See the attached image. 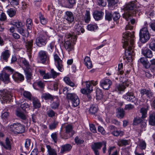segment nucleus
Segmentation results:
<instances>
[{
    "instance_id": "nucleus-1",
    "label": "nucleus",
    "mask_w": 155,
    "mask_h": 155,
    "mask_svg": "<svg viewBox=\"0 0 155 155\" xmlns=\"http://www.w3.org/2000/svg\"><path fill=\"white\" fill-rule=\"evenodd\" d=\"M123 37L125 39L124 42L123 47L126 49L125 55H127L128 54L129 56L128 57L131 58L132 55H134L133 49L134 47V35L127 31L123 33Z\"/></svg>"
},
{
    "instance_id": "nucleus-2",
    "label": "nucleus",
    "mask_w": 155,
    "mask_h": 155,
    "mask_svg": "<svg viewBox=\"0 0 155 155\" xmlns=\"http://www.w3.org/2000/svg\"><path fill=\"white\" fill-rule=\"evenodd\" d=\"M139 5L137 4V2L133 1L125 4L124 6L123 10L124 12L123 15V18L128 21L131 19L132 14H136L140 11V9Z\"/></svg>"
},
{
    "instance_id": "nucleus-3",
    "label": "nucleus",
    "mask_w": 155,
    "mask_h": 155,
    "mask_svg": "<svg viewBox=\"0 0 155 155\" xmlns=\"http://www.w3.org/2000/svg\"><path fill=\"white\" fill-rule=\"evenodd\" d=\"M64 46L65 49L68 52L74 49L73 45L75 44L77 38L76 35H66Z\"/></svg>"
},
{
    "instance_id": "nucleus-4",
    "label": "nucleus",
    "mask_w": 155,
    "mask_h": 155,
    "mask_svg": "<svg viewBox=\"0 0 155 155\" xmlns=\"http://www.w3.org/2000/svg\"><path fill=\"white\" fill-rule=\"evenodd\" d=\"M9 129L10 131L15 134L23 133L25 130L24 126L18 123L10 125Z\"/></svg>"
},
{
    "instance_id": "nucleus-5",
    "label": "nucleus",
    "mask_w": 155,
    "mask_h": 155,
    "mask_svg": "<svg viewBox=\"0 0 155 155\" xmlns=\"http://www.w3.org/2000/svg\"><path fill=\"white\" fill-rule=\"evenodd\" d=\"M139 36L140 40L142 43H146L149 40L150 34L147 27H144L140 30Z\"/></svg>"
},
{
    "instance_id": "nucleus-6",
    "label": "nucleus",
    "mask_w": 155,
    "mask_h": 155,
    "mask_svg": "<svg viewBox=\"0 0 155 155\" xmlns=\"http://www.w3.org/2000/svg\"><path fill=\"white\" fill-rule=\"evenodd\" d=\"M65 133L66 135L63 136L61 134V132L62 130V128H61L60 131V135L61 138L63 139H67L71 136H72L74 134V132L73 130V128L72 125L71 124H68L65 127Z\"/></svg>"
},
{
    "instance_id": "nucleus-7",
    "label": "nucleus",
    "mask_w": 155,
    "mask_h": 155,
    "mask_svg": "<svg viewBox=\"0 0 155 155\" xmlns=\"http://www.w3.org/2000/svg\"><path fill=\"white\" fill-rule=\"evenodd\" d=\"M120 81L122 82L116 86L115 90L116 91H124L126 88L125 86L128 87L129 85L130 82L128 80L127 81L125 78H122L121 76L120 78Z\"/></svg>"
},
{
    "instance_id": "nucleus-8",
    "label": "nucleus",
    "mask_w": 155,
    "mask_h": 155,
    "mask_svg": "<svg viewBox=\"0 0 155 155\" xmlns=\"http://www.w3.org/2000/svg\"><path fill=\"white\" fill-rule=\"evenodd\" d=\"M0 95L3 101L7 102L8 100L11 101L12 97L11 92L5 89L0 90Z\"/></svg>"
},
{
    "instance_id": "nucleus-9",
    "label": "nucleus",
    "mask_w": 155,
    "mask_h": 155,
    "mask_svg": "<svg viewBox=\"0 0 155 155\" xmlns=\"http://www.w3.org/2000/svg\"><path fill=\"white\" fill-rule=\"evenodd\" d=\"M58 3L63 7L71 8L75 3V0H58Z\"/></svg>"
},
{
    "instance_id": "nucleus-10",
    "label": "nucleus",
    "mask_w": 155,
    "mask_h": 155,
    "mask_svg": "<svg viewBox=\"0 0 155 155\" xmlns=\"http://www.w3.org/2000/svg\"><path fill=\"white\" fill-rule=\"evenodd\" d=\"M55 64L57 68L60 71L62 72L64 70L62 61L57 54L54 55Z\"/></svg>"
},
{
    "instance_id": "nucleus-11",
    "label": "nucleus",
    "mask_w": 155,
    "mask_h": 155,
    "mask_svg": "<svg viewBox=\"0 0 155 155\" xmlns=\"http://www.w3.org/2000/svg\"><path fill=\"white\" fill-rule=\"evenodd\" d=\"M112 84V81L109 79H103L100 81L101 86L104 89L108 90Z\"/></svg>"
},
{
    "instance_id": "nucleus-12",
    "label": "nucleus",
    "mask_w": 155,
    "mask_h": 155,
    "mask_svg": "<svg viewBox=\"0 0 155 155\" xmlns=\"http://www.w3.org/2000/svg\"><path fill=\"white\" fill-rule=\"evenodd\" d=\"M64 18L69 24L72 23L74 20V17L73 13L69 11L65 12Z\"/></svg>"
},
{
    "instance_id": "nucleus-13",
    "label": "nucleus",
    "mask_w": 155,
    "mask_h": 155,
    "mask_svg": "<svg viewBox=\"0 0 155 155\" xmlns=\"http://www.w3.org/2000/svg\"><path fill=\"white\" fill-rule=\"evenodd\" d=\"M103 146L102 142H98L94 143L91 146V147L94 151L95 155H99L98 149H100Z\"/></svg>"
},
{
    "instance_id": "nucleus-14",
    "label": "nucleus",
    "mask_w": 155,
    "mask_h": 155,
    "mask_svg": "<svg viewBox=\"0 0 155 155\" xmlns=\"http://www.w3.org/2000/svg\"><path fill=\"white\" fill-rule=\"evenodd\" d=\"M38 58L42 64H44L48 58V56L46 51H41L38 53Z\"/></svg>"
},
{
    "instance_id": "nucleus-15",
    "label": "nucleus",
    "mask_w": 155,
    "mask_h": 155,
    "mask_svg": "<svg viewBox=\"0 0 155 155\" xmlns=\"http://www.w3.org/2000/svg\"><path fill=\"white\" fill-rule=\"evenodd\" d=\"M36 45L40 47L45 45L46 44V38L43 35L39 36L36 39Z\"/></svg>"
},
{
    "instance_id": "nucleus-16",
    "label": "nucleus",
    "mask_w": 155,
    "mask_h": 155,
    "mask_svg": "<svg viewBox=\"0 0 155 155\" xmlns=\"http://www.w3.org/2000/svg\"><path fill=\"white\" fill-rule=\"evenodd\" d=\"M123 97L127 101L132 102H134L136 100L134 94L131 92L127 93L123 96Z\"/></svg>"
},
{
    "instance_id": "nucleus-17",
    "label": "nucleus",
    "mask_w": 155,
    "mask_h": 155,
    "mask_svg": "<svg viewBox=\"0 0 155 155\" xmlns=\"http://www.w3.org/2000/svg\"><path fill=\"white\" fill-rule=\"evenodd\" d=\"M0 80L5 83H8L10 82L9 74L6 72H3L0 74Z\"/></svg>"
},
{
    "instance_id": "nucleus-18",
    "label": "nucleus",
    "mask_w": 155,
    "mask_h": 155,
    "mask_svg": "<svg viewBox=\"0 0 155 155\" xmlns=\"http://www.w3.org/2000/svg\"><path fill=\"white\" fill-rule=\"evenodd\" d=\"M12 77L14 81L17 82L22 81L24 79V76L22 74L18 72L13 74Z\"/></svg>"
},
{
    "instance_id": "nucleus-19",
    "label": "nucleus",
    "mask_w": 155,
    "mask_h": 155,
    "mask_svg": "<svg viewBox=\"0 0 155 155\" xmlns=\"http://www.w3.org/2000/svg\"><path fill=\"white\" fill-rule=\"evenodd\" d=\"M142 53L146 57L149 58H152L153 55L152 51L146 48L142 49Z\"/></svg>"
},
{
    "instance_id": "nucleus-20",
    "label": "nucleus",
    "mask_w": 155,
    "mask_h": 155,
    "mask_svg": "<svg viewBox=\"0 0 155 155\" xmlns=\"http://www.w3.org/2000/svg\"><path fill=\"white\" fill-rule=\"evenodd\" d=\"M104 15V13L101 11H95L93 14V16L96 20H101Z\"/></svg>"
},
{
    "instance_id": "nucleus-21",
    "label": "nucleus",
    "mask_w": 155,
    "mask_h": 155,
    "mask_svg": "<svg viewBox=\"0 0 155 155\" xmlns=\"http://www.w3.org/2000/svg\"><path fill=\"white\" fill-rule=\"evenodd\" d=\"M86 89L84 88L81 89V92L83 94H88L90 93L92 91L93 89L90 88V82H86Z\"/></svg>"
},
{
    "instance_id": "nucleus-22",
    "label": "nucleus",
    "mask_w": 155,
    "mask_h": 155,
    "mask_svg": "<svg viewBox=\"0 0 155 155\" xmlns=\"http://www.w3.org/2000/svg\"><path fill=\"white\" fill-rule=\"evenodd\" d=\"M72 148V146L71 144H67L63 145L61 147L60 152L64 153L69 151Z\"/></svg>"
},
{
    "instance_id": "nucleus-23",
    "label": "nucleus",
    "mask_w": 155,
    "mask_h": 155,
    "mask_svg": "<svg viewBox=\"0 0 155 155\" xmlns=\"http://www.w3.org/2000/svg\"><path fill=\"white\" fill-rule=\"evenodd\" d=\"M75 32L78 35L80 34V32L83 33L84 30L78 24H76L74 27Z\"/></svg>"
},
{
    "instance_id": "nucleus-24",
    "label": "nucleus",
    "mask_w": 155,
    "mask_h": 155,
    "mask_svg": "<svg viewBox=\"0 0 155 155\" xmlns=\"http://www.w3.org/2000/svg\"><path fill=\"white\" fill-rule=\"evenodd\" d=\"M33 40L27 41L25 44V48L27 52H32L33 43Z\"/></svg>"
},
{
    "instance_id": "nucleus-25",
    "label": "nucleus",
    "mask_w": 155,
    "mask_h": 155,
    "mask_svg": "<svg viewBox=\"0 0 155 155\" xmlns=\"http://www.w3.org/2000/svg\"><path fill=\"white\" fill-rule=\"evenodd\" d=\"M149 122V124L152 126L155 125V113L152 112L150 114Z\"/></svg>"
},
{
    "instance_id": "nucleus-26",
    "label": "nucleus",
    "mask_w": 155,
    "mask_h": 155,
    "mask_svg": "<svg viewBox=\"0 0 155 155\" xmlns=\"http://www.w3.org/2000/svg\"><path fill=\"white\" fill-rule=\"evenodd\" d=\"M53 102L51 104V108L55 109L58 108L59 105V101L57 97H54L52 100Z\"/></svg>"
},
{
    "instance_id": "nucleus-27",
    "label": "nucleus",
    "mask_w": 155,
    "mask_h": 155,
    "mask_svg": "<svg viewBox=\"0 0 155 155\" xmlns=\"http://www.w3.org/2000/svg\"><path fill=\"white\" fill-rule=\"evenodd\" d=\"M32 99L33 101V107L35 108H39L41 107V104L37 98L33 97Z\"/></svg>"
},
{
    "instance_id": "nucleus-28",
    "label": "nucleus",
    "mask_w": 155,
    "mask_h": 155,
    "mask_svg": "<svg viewBox=\"0 0 155 155\" xmlns=\"http://www.w3.org/2000/svg\"><path fill=\"white\" fill-rule=\"evenodd\" d=\"M48 155H57L56 150L55 149L52 148L50 145L46 146Z\"/></svg>"
},
{
    "instance_id": "nucleus-29",
    "label": "nucleus",
    "mask_w": 155,
    "mask_h": 155,
    "mask_svg": "<svg viewBox=\"0 0 155 155\" xmlns=\"http://www.w3.org/2000/svg\"><path fill=\"white\" fill-rule=\"evenodd\" d=\"M85 65L87 66L88 69H90L92 67V65L91 59L89 57H86L84 59Z\"/></svg>"
},
{
    "instance_id": "nucleus-30",
    "label": "nucleus",
    "mask_w": 155,
    "mask_h": 155,
    "mask_svg": "<svg viewBox=\"0 0 155 155\" xmlns=\"http://www.w3.org/2000/svg\"><path fill=\"white\" fill-rule=\"evenodd\" d=\"M140 62L143 65L144 67L146 69L148 68L150 66V65L147 60L145 58H140Z\"/></svg>"
},
{
    "instance_id": "nucleus-31",
    "label": "nucleus",
    "mask_w": 155,
    "mask_h": 155,
    "mask_svg": "<svg viewBox=\"0 0 155 155\" xmlns=\"http://www.w3.org/2000/svg\"><path fill=\"white\" fill-rule=\"evenodd\" d=\"M63 80L67 84L72 87H73L74 86L76 87L77 86L74 82L70 80V78L68 77H64L63 78Z\"/></svg>"
},
{
    "instance_id": "nucleus-32",
    "label": "nucleus",
    "mask_w": 155,
    "mask_h": 155,
    "mask_svg": "<svg viewBox=\"0 0 155 155\" xmlns=\"http://www.w3.org/2000/svg\"><path fill=\"white\" fill-rule=\"evenodd\" d=\"M10 55L9 51L8 50H7L2 52L1 57L3 60H6L9 57Z\"/></svg>"
},
{
    "instance_id": "nucleus-33",
    "label": "nucleus",
    "mask_w": 155,
    "mask_h": 155,
    "mask_svg": "<svg viewBox=\"0 0 155 155\" xmlns=\"http://www.w3.org/2000/svg\"><path fill=\"white\" fill-rule=\"evenodd\" d=\"M98 28L97 25L95 24H90L87 26V29L91 31H95Z\"/></svg>"
},
{
    "instance_id": "nucleus-34",
    "label": "nucleus",
    "mask_w": 155,
    "mask_h": 155,
    "mask_svg": "<svg viewBox=\"0 0 155 155\" xmlns=\"http://www.w3.org/2000/svg\"><path fill=\"white\" fill-rule=\"evenodd\" d=\"M98 110V108L96 105H91L89 110V113L91 114H94L97 112Z\"/></svg>"
},
{
    "instance_id": "nucleus-35",
    "label": "nucleus",
    "mask_w": 155,
    "mask_h": 155,
    "mask_svg": "<svg viewBox=\"0 0 155 155\" xmlns=\"http://www.w3.org/2000/svg\"><path fill=\"white\" fill-rule=\"evenodd\" d=\"M26 78L27 80L30 81L32 79V74L30 69L25 70V71Z\"/></svg>"
},
{
    "instance_id": "nucleus-36",
    "label": "nucleus",
    "mask_w": 155,
    "mask_h": 155,
    "mask_svg": "<svg viewBox=\"0 0 155 155\" xmlns=\"http://www.w3.org/2000/svg\"><path fill=\"white\" fill-rule=\"evenodd\" d=\"M41 97L45 100H50L51 101L54 98L51 95L48 93L43 94L41 95Z\"/></svg>"
},
{
    "instance_id": "nucleus-37",
    "label": "nucleus",
    "mask_w": 155,
    "mask_h": 155,
    "mask_svg": "<svg viewBox=\"0 0 155 155\" xmlns=\"http://www.w3.org/2000/svg\"><path fill=\"white\" fill-rule=\"evenodd\" d=\"M78 96L74 93H69L66 96V97L67 99L72 101L74 99L78 97Z\"/></svg>"
},
{
    "instance_id": "nucleus-38",
    "label": "nucleus",
    "mask_w": 155,
    "mask_h": 155,
    "mask_svg": "<svg viewBox=\"0 0 155 155\" xmlns=\"http://www.w3.org/2000/svg\"><path fill=\"white\" fill-rule=\"evenodd\" d=\"M4 147L7 150H10L11 149V146L10 142L8 138H6L5 140V144Z\"/></svg>"
},
{
    "instance_id": "nucleus-39",
    "label": "nucleus",
    "mask_w": 155,
    "mask_h": 155,
    "mask_svg": "<svg viewBox=\"0 0 155 155\" xmlns=\"http://www.w3.org/2000/svg\"><path fill=\"white\" fill-rule=\"evenodd\" d=\"M17 31L23 36L25 37L28 36V33L27 34V31L24 30L23 28H21V27L18 29Z\"/></svg>"
},
{
    "instance_id": "nucleus-40",
    "label": "nucleus",
    "mask_w": 155,
    "mask_h": 155,
    "mask_svg": "<svg viewBox=\"0 0 155 155\" xmlns=\"http://www.w3.org/2000/svg\"><path fill=\"white\" fill-rule=\"evenodd\" d=\"M84 20L86 23H88L90 21V15L89 11H86L84 17Z\"/></svg>"
},
{
    "instance_id": "nucleus-41",
    "label": "nucleus",
    "mask_w": 155,
    "mask_h": 155,
    "mask_svg": "<svg viewBox=\"0 0 155 155\" xmlns=\"http://www.w3.org/2000/svg\"><path fill=\"white\" fill-rule=\"evenodd\" d=\"M16 11L12 8L8 9L7 11L8 15L11 17L14 16L16 14Z\"/></svg>"
},
{
    "instance_id": "nucleus-42",
    "label": "nucleus",
    "mask_w": 155,
    "mask_h": 155,
    "mask_svg": "<svg viewBox=\"0 0 155 155\" xmlns=\"http://www.w3.org/2000/svg\"><path fill=\"white\" fill-rule=\"evenodd\" d=\"M125 114V111L123 108L118 109V112L117 114V116L118 118H123Z\"/></svg>"
},
{
    "instance_id": "nucleus-43",
    "label": "nucleus",
    "mask_w": 155,
    "mask_h": 155,
    "mask_svg": "<svg viewBox=\"0 0 155 155\" xmlns=\"http://www.w3.org/2000/svg\"><path fill=\"white\" fill-rule=\"evenodd\" d=\"M108 5L110 7L113 8V7L118 2L119 0H107Z\"/></svg>"
},
{
    "instance_id": "nucleus-44",
    "label": "nucleus",
    "mask_w": 155,
    "mask_h": 155,
    "mask_svg": "<svg viewBox=\"0 0 155 155\" xmlns=\"http://www.w3.org/2000/svg\"><path fill=\"white\" fill-rule=\"evenodd\" d=\"M50 74L51 78H56L57 76H58L60 74V73L56 72L53 69H52L51 70Z\"/></svg>"
},
{
    "instance_id": "nucleus-45",
    "label": "nucleus",
    "mask_w": 155,
    "mask_h": 155,
    "mask_svg": "<svg viewBox=\"0 0 155 155\" xmlns=\"http://www.w3.org/2000/svg\"><path fill=\"white\" fill-rule=\"evenodd\" d=\"M140 113L142 114L141 117L144 118L147 117V109L145 108H141L140 110Z\"/></svg>"
},
{
    "instance_id": "nucleus-46",
    "label": "nucleus",
    "mask_w": 155,
    "mask_h": 155,
    "mask_svg": "<svg viewBox=\"0 0 155 155\" xmlns=\"http://www.w3.org/2000/svg\"><path fill=\"white\" fill-rule=\"evenodd\" d=\"M26 25L28 29L30 30L32 26V21L31 19L28 18L26 20Z\"/></svg>"
},
{
    "instance_id": "nucleus-47",
    "label": "nucleus",
    "mask_w": 155,
    "mask_h": 155,
    "mask_svg": "<svg viewBox=\"0 0 155 155\" xmlns=\"http://www.w3.org/2000/svg\"><path fill=\"white\" fill-rule=\"evenodd\" d=\"M72 106L74 107H77L79 104L80 101L78 97L75 98L71 101Z\"/></svg>"
},
{
    "instance_id": "nucleus-48",
    "label": "nucleus",
    "mask_w": 155,
    "mask_h": 155,
    "mask_svg": "<svg viewBox=\"0 0 155 155\" xmlns=\"http://www.w3.org/2000/svg\"><path fill=\"white\" fill-rule=\"evenodd\" d=\"M128 144H129L128 140L123 139L120 140L118 143V145L119 146H126Z\"/></svg>"
},
{
    "instance_id": "nucleus-49",
    "label": "nucleus",
    "mask_w": 155,
    "mask_h": 155,
    "mask_svg": "<svg viewBox=\"0 0 155 155\" xmlns=\"http://www.w3.org/2000/svg\"><path fill=\"white\" fill-rule=\"evenodd\" d=\"M24 96L31 100L32 99V95L28 91H24L23 93Z\"/></svg>"
},
{
    "instance_id": "nucleus-50",
    "label": "nucleus",
    "mask_w": 155,
    "mask_h": 155,
    "mask_svg": "<svg viewBox=\"0 0 155 155\" xmlns=\"http://www.w3.org/2000/svg\"><path fill=\"white\" fill-rule=\"evenodd\" d=\"M123 134L124 132L123 131H118L116 130L112 132V134L115 136H118L119 135L121 136L123 135Z\"/></svg>"
},
{
    "instance_id": "nucleus-51",
    "label": "nucleus",
    "mask_w": 155,
    "mask_h": 155,
    "mask_svg": "<svg viewBox=\"0 0 155 155\" xmlns=\"http://www.w3.org/2000/svg\"><path fill=\"white\" fill-rule=\"evenodd\" d=\"M142 121V120L139 117H135L134 118V121L133 124L134 125H137L140 123Z\"/></svg>"
},
{
    "instance_id": "nucleus-52",
    "label": "nucleus",
    "mask_w": 155,
    "mask_h": 155,
    "mask_svg": "<svg viewBox=\"0 0 155 155\" xmlns=\"http://www.w3.org/2000/svg\"><path fill=\"white\" fill-rule=\"evenodd\" d=\"M112 14L109 12H106L105 15V19L109 21L112 20Z\"/></svg>"
},
{
    "instance_id": "nucleus-53",
    "label": "nucleus",
    "mask_w": 155,
    "mask_h": 155,
    "mask_svg": "<svg viewBox=\"0 0 155 155\" xmlns=\"http://www.w3.org/2000/svg\"><path fill=\"white\" fill-rule=\"evenodd\" d=\"M123 68V64L122 63L119 64L118 65V71L117 73L118 74H122L123 73L124 71L122 70Z\"/></svg>"
},
{
    "instance_id": "nucleus-54",
    "label": "nucleus",
    "mask_w": 155,
    "mask_h": 155,
    "mask_svg": "<svg viewBox=\"0 0 155 155\" xmlns=\"http://www.w3.org/2000/svg\"><path fill=\"white\" fill-rule=\"evenodd\" d=\"M58 122L57 121H54L53 123L49 125V128L51 130L55 129L58 125Z\"/></svg>"
},
{
    "instance_id": "nucleus-55",
    "label": "nucleus",
    "mask_w": 155,
    "mask_h": 155,
    "mask_svg": "<svg viewBox=\"0 0 155 155\" xmlns=\"http://www.w3.org/2000/svg\"><path fill=\"white\" fill-rule=\"evenodd\" d=\"M48 116L50 117H53L54 116H56L57 115V114L53 110H49L47 113Z\"/></svg>"
},
{
    "instance_id": "nucleus-56",
    "label": "nucleus",
    "mask_w": 155,
    "mask_h": 155,
    "mask_svg": "<svg viewBox=\"0 0 155 155\" xmlns=\"http://www.w3.org/2000/svg\"><path fill=\"white\" fill-rule=\"evenodd\" d=\"M113 19L114 20L116 21L118 20L120 17V15L119 13L115 12L112 15Z\"/></svg>"
},
{
    "instance_id": "nucleus-57",
    "label": "nucleus",
    "mask_w": 155,
    "mask_h": 155,
    "mask_svg": "<svg viewBox=\"0 0 155 155\" xmlns=\"http://www.w3.org/2000/svg\"><path fill=\"white\" fill-rule=\"evenodd\" d=\"M40 21L42 25H45L48 21L46 18H45L43 15H41L39 16Z\"/></svg>"
},
{
    "instance_id": "nucleus-58",
    "label": "nucleus",
    "mask_w": 155,
    "mask_h": 155,
    "mask_svg": "<svg viewBox=\"0 0 155 155\" xmlns=\"http://www.w3.org/2000/svg\"><path fill=\"white\" fill-rule=\"evenodd\" d=\"M139 146L142 150H144L146 148V144L144 141L141 140L140 141Z\"/></svg>"
},
{
    "instance_id": "nucleus-59",
    "label": "nucleus",
    "mask_w": 155,
    "mask_h": 155,
    "mask_svg": "<svg viewBox=\"0 0 155 155\" xmlns=\"http://www.w3.org/2000/svg\"><path fill=\"white\" fill-rule=\"evenodd\" d=\"M16 114L17 116L20 117L23 120H25L26 119V117L25 115L24 114L18 111H16Z\"/></svg>"
},
{
    "instance_id": "nucleus-60",
    "label": "nucleus",
    "mask_w": 155,
    "mask_h": 155,
    "mask_svg": "<svg viewBox=\"0 0 155 155\" xmlns=\"http://www.w3.org/2000/svg\"><path fill=\"white\" fill-rule=\"evenodd\" d=\"M57 134L56 132L53 133L51 135V137L55 143H56L58 141Z\"/></svg>"
},
{
    "instance_id": "nucleus-61",
    "label": "nucleus",
    "mask_w": 155,
    "mask_h": 155,
    "mask_svg": "<svg viewBox=\"0 0 155 155\" xmlns=\"http://www.w3.org/2000/svg\"><path fill=\"white\" fill-rule=\"evenodd\" d=\"M134 108V106L131 104L126 105L124 108V110H129L133 109Z\"/></svg>"
},
{
    "instance_id": "nucleus-62",
    "label": "nucleus",
    "mask_w": 155,
    "mask_h": 155,
    "mask_svg": "<svg viewBox=\"0 0 155 155\" xmlns=\"http://www.w3.org/2000/svg\"><path fill=\"white\" fill-rule=\"evenodd\" d=\"M150 48L153 51H155V41L153 40L149 44Z\"/></svg>"
},
{
    "instance_id": "nucleus-63",
    "label": "nucleus",
    "mask_w": 155,
    "mask_h": 155,
    "mask_svg": "<svg viewBox=\"0 0 155 155\" xmlns=\"http://www.w3.org/2000/svg\"><path fill=\"white\" fill-rule=\"evenodd\" d=\"M31 144V140L29 139H27L26 140L25 146V147L27 149H28L29 148Z\"/></svg>"
},
{
    "instance_id": "nucleus-64",
    "label": "nucleus",
    "mask_w": 155,
    "mask_h": 155,
    "mask_svg": "<svg viewBox=\"0 0 155 155\" xmlns=\"http://www.w3.org/2000/svg\"><path fill=\"white\" fill-rule=\"evenodd\" d=\"M29 107V105L27 103H24L21 104L20 105L21 107L23 110H25L26 108Z\"/></svg>"
}]
</instances>
